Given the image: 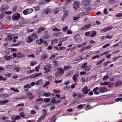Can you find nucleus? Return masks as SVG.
<instances>
[{"label": "nucleus", "mask_w": 122, "mask_h": 122, "mask_svg": "<svg viewBox=\"0 0 122 122\" xmlns=\"http://www.w3.org/2000/svg\"><path fill=\"white\" fill-rule=\"evenodd\" d=\"M113 28V27L112 26H110L109 27H107L106 28L102 29V31H103L104 32H105L108 31V30H111Z\"/></svg>", "instance_id": "nucleus-11"}, {"label": "nucleus", "mask_w": 122, "mask_h": 122, "mask_svg": "<svg viewBox=\"0 0 122 122\" xmlns=\"http://www.w3.org/2000/svg\"><path fill=\"white\" fill-rule=\"evenodd\" d=\"M40 66V65H39L38 66L36 67H35V70L37 71H39V67Z\"/></svg>", "instance_id": "nucleus-57"}, {"label": "nucleus", "mask_w": 122, "mask_h": 122, "mask_svg": "<svg viewBox=\"0 0 122 122\" xmlns=\"http://www.w3.org/2000/svg\"><path fill=\"white\" fill-rule=\"evenodd\" d=\"M109 76L108 75H106L105 76H104L102 79V81H105L109 78Z\"/></svg>", "instance_id": "nucleus-38"}, {"label": "nucleus", "mask_w": 122, "mask_h": 122, "mask_svg": "<svg viewBox=\"0 0 122 122\" xmlns=\"http://www.w3.org/2000/svg\"><path fill=\"white\" fill-rule=\"evenodd\" d=\"M24 56V55L23 53L18 52L16 53V56L19 58H21L23 57Z\"/></svg>", "instance_id": "nucleus-13"}, {"label": "nucleus", "mask_w": 122, "mask_h": 122, "mask_svg": "<svg viewBox=\"0 0 122 122\" xmlns=\"http://www.w3.org/2000/svg\"><path fill=\"white\" fill-rule=\"evenodd\" d=\"M33 40V39L31 38V36H28L27 37V40L26 41L27 43H30L32 42Z\"/></svg>", "instance_id": "nucleus-19"}, {"label": "nucleus", "mask_w": 122, "mask_h": 122, "mask_svg": "<svg viewBox=\"0 0 122 122\" xmlns=\"http://www.w3.org/2000/svg\"><path fill=\"white\" fill-rule=\"evenodd\" d=\"M52 30L55 31H60V30L59 29L56 28V27L53 28L52 29Z\"/></svg>", "instance_id": "nucleus-42"}, {"label": "nucleus", "mask_w": 122, "mask_h": 122, "mask_svg": "<svg viewBox=\"0 0 122 122\" xmlns=\"http://www.w3.org/2000/svg\"><path fill=\"white\" fill-rule=\"evenodd\" d=\"M4 58L5 59L7 60H9L11 59L12 56H8L7 55H5L4 56Z\"/></svg>", "instance_id": "nucleus-25"}, {"label": "nucleus", "mask_w": 122, "mask_h": 122, "mask_svg": "<svg viewBox=\"0 0 122 122\" xmlns=\"http://www.w3.org/2000/svg\"><path fill=\"white\" fill-rule=\"evenodd\" d=\"M87 63L86 62L83 64L81 66V67L83 69H84L86 66Z\"/></svg>", "instance_id": "nucleus-36"}, {"label": "nucleus", "mask_w": 122, "mask_h": 122, "mask_svg": "<svg viewBox=\"0 0 122 122\" xmlns=\"http://www.w3.org/2000/svg\"><path fill=\"white\" fill-rule=\"evenodd\" d=\"M107 90V89L106 87H102L99 89L100 91L102 93L105 92Z\"/></svg>", "instance_id": "nucleus-12"}, {"label": "nucleus", "mask_w": 122, "mask_h": 122, "mask_svg": "<svg viewBox=\"0 0 122 122\" xmlns=\"http://www.w3.org/2000/svg\"><path fill=\"white\" fill-rule=\"evenodd\" d=\"M26 94L27 96L29 97V99H31L33 98V97L32 96L31 93L30 92H27L26 93Z\"/></svg>", "instance_id": "nucleus-18"}, {"label": "nucleus", "mask_w": 122, "mask_h": 122, "mask_svg": "<svg viewBox=\"0 0 122 122\" xmlns=\"http://www.w3.org/2000/svg\"><path fill=\"white\" fill-rule=\"evenodd\" d=\"M20 117L19 115H18L16 116L13 119V120H16L18 119H20Z\"/></svg>", "instance_id": "nucleus-40"}, {"label": "nucleus", "mask_w": 122, "mask_h": 122, "mask_svg": "<svg viewBox=\"0 0 122 122\" xmlns=\"http://www.w3.org/2000/svg\"><path fill=\"white\" fill-rule=\"evenodd\" d=\"M33 10V9L32 8L27 9L23 11V13L24 14L26 15L31 13Z\"/></svg>", "instance_id": "nucleus-1"}, {"label": "nucleus", "mask_w": 122, "mask_h": 122, "mask_svg": "<svg viewBox=\"0 0 122 122\" xmlns=\"http://www.w3.org/2000/svg\"><path fill=\"white\" fill-rule=\"evenodd\" d=\"M74 39L76 40H80L81 41V37L79 34H78L74 36Z\"/></svg>", "instance_id": "nucleus-15"}, {"label": "nucleus", "mask_w": 122, "mask_h": 122, "mask_svg": "<svg viewBox=\"0 0 122 122\" xmlns=\"http://www.w3.org/2000/svg\"><path fill=\"white\" fill-rule=\"evenodd\" d=\"M109 84V83H108L107 82H102L100 83V85H107Z\"/></svg>", "instance_id": "nucleus-44"}, {"label": "nucleus", "mask_w": 122, "mask_h": 122, "mask_svg": "<svg viewBox=\"0 0 122 122\" xmlns=\"http://www.w3.org/2000/svg\"><path fill=\"white\" fill-rule=\"evenodd\" d=\"M122 84V82L121 81H117L115 84V86L117 87L121 85Z\"/></svg>", "instance_id": "nucleus-20"}, {"label": "nucleus", "mask_w": 122, "mask_h": 122, "mask_svg": "<svg viewBox=\"0 0 122 122\" xmlns=\"http://www.w3.org/2000/svg\"><path fill=\"white\" fill-rule=\"evenodd\" d=\"M23 87L24 88H28L30 89L31 87V86L29 84H27L24 85Z\"/></svg>", "instance_id": "nucleus-35"}, {"label": "nucleus", "mask_w": 122, "mask_h": 122, "mask_svg": "<svg viewBox=\"0 0 122 122\" xmlns=\"http://www.w3.org/2000/svg\"><path fill=\"white\" fill-rule=\"evenodd\" d=\"M91 25L90 24H89L84 26L83 27H81V30H84L86 29H87L89 28L91 26Z\"/></svg>", "instance_id": "nucleus-10"}, {"label": "nucleus", "mask_w": 122, "mask_h": 122, "mask_svg": "<svg viewBox=\"0 0 122 122\" xmlns=\"http://www.w3.org/2000/svg\"><path fill=\"white\" fill-rule=\"evenodd\" d=\"M105 59H103V60H101L99 61L97 64V65H99L101 64L102 63L103 61H104Z\"/></svg>", "instance_id": "nucleus-43"}, {"label": "nucleus", "mask_w": 122, "mask_h": 122, "mask_svg": "<svg viewBox=\"0 0 122 122\" xmlns=\"http://www.w3.org/2000/svg\"><path fill=\"white\" fill-rule=\"evenodd\" d=\"M58 71L60 75H63L64 73V70L61 68L60 67L58 68Z\"/></svg>", "instance_id": "nucleus-14"}, {"label": "nucleus", "mask_w": 122, "mask_h": 122, "mask_svg": "<svg viewBox=\"0 0 122 122\" xmlns=\"http://www.w3.org/2000/svg\"><path fill=\"white\" fill-rule=\"evenodd\" d=\"M59 113V112H57L51 118L50 122H55L56 120V118L55 117H56L58 116V114Z\"/></svg>", "instance_id": "nucleus-6"}, {"label": "nucleus", "mask_w": 122, "mask_h": 122, "mask_svg": "<svg viewBox=\"0 0 122 122\" xmlns=\"http://www.w3.org/2000/svg\"><path fill=\"white\" fill-rule=\"evenodd\" d=\"M80 80L82 82V83H83L85 81V78L84 77H82L81 78Z\"/></svg>", "instance_id": "nucleus-53"}, {"label": "nucleus", "mask_w": 122, "mask_h": 122, "mask_svg": "<svg viewBox=\"0 0 122 122\" xmlns=\"http://www.w3.org/2000/svg\"><path fill=\"white\" fill-rule=\"evenodd\" d=\"M62 80H55L54 81V82L56 83H58L61 82Z\"/></svg>", "instance_id": "nucleus-52"}, {"label": "nucleus", "mask_w": 122, "mask_h": 122, "mask_svg": "<svg viewBox=\"0 0 122 122\" xmlns=\"http://www.w3.org/2000/svg\"><path fill=\"white\" fill-rule=\"evenodd\" d=\"M97 33L95 31H93L91 35V37H92L95 36L97 34Z\"/></svg>", "instance_id": "nucleus-37"}, {"label": "nucleus", "mask_w": 122, "mask_h": 122, "mask_svg": "<svg viewBox=\"0 0 122 122\" xmlns=\"http://www.w3.org/2000/svg\"><path fill=\"white\" fill-rule=\"evenodd\" d=\"M91 68V66H86L83 70L87 72L90 70Z\"/></svg>", "instance_id": "nucleus-16"}, {"label": "nucleus", "mask_w": 122, "mask_h": 122, "mask_svg": "<svg viewBox=\"0 0 122 122\" xmlns=\"http://www.w3.org/2000/svg\"><path fill=\"white\" fill-rule=\"evenodd\" d=\"M122 100V98L120 97L119 98H117L116 99V102H118L119 101H120Z\"/></svg>", "instance_id": "nucleus-63"}, {"label": "nucleus", "mask_w": 122, "mask_h": 122, "mask_svg": "<svg viewBox=\"0 0 122 122\" xmlns=\"http://www.w3.org/2000/svg\"><path fill=\"white\" fill-rule=\"evenodd\" d=\"M80 6L79 3L78 1H75L73 4V8L75 10L78 9Z\"/></svg>", "instance_id": "nucleus-3"}, {"label": "nucleus", "mask_w": 122, "mask_h": 122, "mask_svg": "<svg viewBox=\"0 0 122 122\" xmlns=\"http://www.w3.org/2000/svg\"><path fill=\"white\" fill-rule=\"evenodd\" d=\"M45 115H42L40 117L39 119L38 120V121H41L45 117Z\"/></svg>", "instance_id": "nucleus-29"}, {"label": "nucleus", "mask_w": 122, "mask_h": 122, "mask_svg": "<svg viewBox=\"0 0 122 122\" xmlns=\"http://www.w3.org/2000/svg\"><path fill=\"white\" fill-rule=\"evenodd\" d=\"M52 62L53 64V66L55 67H56L58 66V64L57 61L54 60Z\"/></svg>", "instance_id": "nucleus-24"}, {"label": "nucleus", "mask_w": 122, "mask_h": 122, "mask_svg": "<svg viewBox=\"0 0 122 122\" xmlns=\"http://www.w3.org/2000/svg\"><path fill=\"white\" fill-rule=\"evenodd\" d=\"M37 63V62L35 61H32L30 63V65L31 66H33L34 65H35Z\"/></svg>", "instance_id": "nucleus-32"}, {"label": "nucleus", "mask_w": 122, "mask_h": 122, "mask_svg": "<svg viewBox=\"0 0 122 122\" xmlns=\"http://www.w3.org/2000/svg\"><path fill=\"white\" fill-rule=\"evenodd\" d=\"M115 0H109L108 1V2L109 3L111 4L114 3H115Z\"/></svg>", "instance_id": "nucleus-51"}, {"label": "nucleus", "mask_w": 122, "mask_h": 122, "mask_svg": "<svg viewBox=\"0 0 122 122\" xmlns=\"http://www.w3.org/2000/svg\"><path fill=\"white\" fill-rule=\"evenodd\" d=\"M35 1V0H28L27 1V2L28 3H32Z\"/></svg>", "instance_id": "nucleus-60"}, {"label": "nucleus", "mask_w": 122, "mask_h": 122, "mask_svg": "<svg viewBox=\"0 0 122 122\" xmlns=\"http://www.w3.org/2000/svg\"><path fill=\"white\" fill-rule=\"evenodd\" d=\"M31 37L32 38L34 39H36L38 38V36L35 33H33L31 35Z\"/></svg>", "instance_id": "nucleus-17"}, {"label": "nucleus", "mask_w": 122, "mask_h": 122, "mask_svg": "<svg viewBox=\"0 0 122 122\" xmlns=\"http://www.w3.org/2000/svg\"><path fill=\"white\" fill-rule=\"evenodd\" d=\"M40 50L41 49H38L37 51H36V54L37 55H38L40 53Z\"/></svg>", "instance_id": "nucleus-61"}, {"label": "nucleus", "mask_w": 122, "mask_h": 122, "mask_svg": "<svg viewBox=\"0 0 122 122\" xmlns=\"http://www.w3.org/2000/svg\"><path fill=\"white\" fill-rule=\"evenodd\" d=\"M67 38V37H65L63 38H61L60 39V42H63L64 41H65L66 40Z\"/></svg>", "instance_id": "nucleus-41"}, {"label": "nucleus", "mask_w": 122, "mask_h": 122, "mask_svg": "<svg viewBox=\"0 0 122 122\" xmlns=\"http://www.w3.org/2000/svg\"><path fill=\"white\" fill-rule=\"evenodd\" d=\"M12 36L11 35H9L8 36L7 38L6 39V40L9 41V40H12Z\"/></svg>", "instance_id": "nucleus-34"}, {"label": "nucleus", "mask_w": 122, "mask_h": 122, "mask_svg": "<svg viewBox=\"0 0 122 122\" xmlns=\"http://www.w3.org/2000/svg\"><path fill=\"white\" fill-rule=\"evenodd\" d=\"M90 34V33L89 32H86L85 35L87 36H89Z\"/></svg>", "instance_id": "nucleus-64"}, {"label": "nucleus", "mask_w": 122, "mask_h": 122, "mask_svg": "<svg viewBox=\"0 0 122 122\" xmlns=\"http://www.w3.org/2000/svg\"><path fill=\"white\" fill-rule=\"evenodd\" d=\"M36 42L38 43V44H41L43 42V40L42 39L40 38V40H38L36 41Z\"/></svg>", "instance_id": "nucleus-31"}, {"label": "nucleus", "mask_w": 122, "mask_h": 122, "mask_svg": "<svg viewBox=\"0 0 122 122\" xmlns=\"http://www.w3.org/2000/svg\"><path fill=\"white\" fill-rule=\"evenodd\" d=\"M51 12V10L49 8H46L44 11V13L46 14H50Z\"/></svg>", "instance_id": "nucleus-5"}, {"label": "nucleus", "mask_w": 122, "mask_h": 122, "mask_svg": "<svg viewBox=\"0 0 122 122\" xmlns=\"http://www.w3.org/2000/svg\"><path fill=\"white\" fill-rule=\"evenodd\" d=\"M45 96L46 97H48L51 95V94L50 93H45L44 94Z\"/></svg>", "instance_id": "nucleus-45"}, {"label": "nucleus", "mask_w": 122, "mask_h": 122, "mask_svg": "<svg viewBox=\"0 0 122 122\" xmlns=\"http://www.w3.org/2000/svg\"><path fill=\"white\" fill-rule=\"evenodd\" d=\"M45 30V29L43 27H40L38 30L37 33H40L41 31H44Z\"/></svg>", "instance_id": "nucleus-28"}, {"label": "nucleus", "mask_w": 122, "mask_h": 122, "mask_svg": "<svg viewBox=\"0 0 122 122\" xmlns=\"http://www.w3.org/2000/svg\"><path fill=\"white\" fill-rule=\"evenodd\" d=\"M80 61V60L79 59H77L75 60H74L72 61L73 63L75 64L78 63Z\"/></svg>", "instance_id": "nucleus-39"}, {"label": "nucleus", "mask_w": 122, "mask_h": 122, "mask_svg": "<svg viewBox=\"0 0 122 122\" xmlns=\"http://www.w3.org/2000/svg\"><path fill=\"white\" fill-rule=\"evenodd\" d=\"M10 90L14 91V92L18 93L19 92V90L17 88L15 89L13 87H11L10 88Z\"/></svg>", "instance_id": "nucleus-23"}, {"label": "nucleus", "mask_w": 122, "mask_h": 122, "mask_svg": "<svg viewBox=\"0 0 122 122\" xmlns=\"http://www.w3.org/2000/svg\"><path fill=\"white\" fill-rule=\"evenodd\" d=\"M60 9V8H57L56 9H55L54 11V12L55 13V14H56L59 11V9Z\"/></svg>", "instance_id": "nucleus-56"}, {"label": "nucleus", "mask_w": 122, "mask_h": 122, "mask_svg": "<svg viewBox=\"0 0 122 122\" xmlns=\"http://www.w3.org/2000/svg\"><path fill=\"white\" fill-rule=\"evenodd\" d=\"M44 69L46 71L45 72L46 73H48L51 71L50 69H49L46 67H44Z\"/></svg>", "instance_id": "nucleus-33"}, {"label": "nucleus", "mask_w": 122, "mask_h": 122, "mask_svg": "<svg viewBox=\"0 0 122 122\" xmlns=\"http://www.w3.org/2000/svg\"><path fill=\"white\" fill-rule=\"evenodd\" d=\"M9 102V101L8 100H5L3 101H0V105H2L3 104H5Z\"/></svg>", "instance_id": "nucleus-27"}, {"label": "nucleus", "mask_w": 122, "mask_h": 122, "mask_svg": "<svg viewBox=\"0 0 122 122\" xmlns=\"http://www.w3.org/2000/svg\"><path fill=\"white\" fill-rule=\"evenodd\" d=\"M19 114L22 117H23L25 116V114L23 112H20Z\"/></svg>", "instance_id": "nucleus-46"}, {"label": "nucleus", "mask_w": 122, "mask_h": 122, "mask_svg": "<svg viewBox=\"0 0 122 122\" xmlns=\"http://www.w3.org/2000/svg\"><path fill=\"white\" fill-rule=\"evenodd\" d=\"M88 42L87 41H86L82 43L81 44L82 46H85L87 43Z\"/></svg>", "instance_id": "nucleus-54"}, {"label": "nucleus", "mask_w": 122, "mask_h": 122, "mask_svg": "<svg viewBox=\"0 0 122 122\" xmlns=\"http://www.w3.org/2000/svg\"><path fill=\"white\" fill-rule=\"evenodd\" d=\"M92 53L91 52L88 54H86L84 55H82L83 57H82L81 56L80 58H81V60L86 59L89 58L90 56L92 55Z\"/></svg>", "instance_id": "nucleus-2"}, {"label": "nucleus", "mask_w": 122, "mask_h": 122, "mask_svg": "<svg viewBox=\"0 0 122 122\" xmlns=\"http://www.w3.org/2000/svg\"><path fill=\"white\" fill-rule=\"evenodd\" d=\"M79 75V73H76L73 76L72 79L74 82L76 81Z\"/></svg>", "instance_id": "nucleus-9"}, {"label": "nucleus", "mask_w": 122, "mask_h": 122, "mask_svg": "<svg viewBox=\"0 0 122 122\" xmlns=\"http://www.w3.org/2000/svg\"><path fill=\"white\" fill-rule=\"evenodd\" d=\"M89 3V0H83L82 3L85 5H88Z\"/></svg>", "instance_id": "nucleus-26"}, {"label": "nucleus", "mask_w": 122, "mask_h": 122, "mask_svg": "<svg viewBox=\"0 0 122 122\" xmlns=\"http://www.w3.org/2000/svg\"><path fill=\"white\" fill-rule=\"evenodd\" d=\"M43 38L45 39H48L49 38V36L47 35H44L43 36Z\"/></svg>", "instance_id": "nucleus-47"}, {"label": "nucleus", "mask_w": 122, "mask_h": 122, "mask_svg": "<svg viewBox=\"0 0 122 122\" xmlns=\"http://www.w3.org/2000/svg\"><path fill=\"white\" fill-rule=\"evenodd\" d=\"M15 70L17 72H18L20 71V68L19 67L17 66H15L14 68Z\"/></svg>", "instance_id": "nucleus-30"}, {"label": "nucleus", "mask_w": 122, "mask_h": 122, "mask_svg": "<svg viewBox=\"0 0 122 122\" xmlns=\"http://www.w3.org/2000/svg\"><path fill=\"white\" fill-rule=\"evenodd\" d=\"M105 15H107L108 14V13L107 12V9H104L103 11Z\"/></svg>", "instance_id": "nucleus-58"}, {"label": "nucleus", "mask_w": 122, "mask_h": 122, "mask_svg": "<svg viewBox=\"0 0 122 122\" xmlns=\"http://www.w3.org/2000/svg\"><path fill=\"white\" fill-rule=\"evenodd\" d=\"M48 55L47 54H44L42 56L41 59L42 60H44L48 57Z\"/></svg>", "instance_id": "nucleus-22"}, {"label": "nucleus", "mask_w": 122, "mask_h": 122, "mask_svg": "<svg viewBox=\"0 0 122 122\" xmlns=\"http://www.w3.org/2000/svg\"><path fill=\"white\" fill-rule=\"evenodd\" d=\"M68 29V27L67 26H65L63 28V31L65 32L66 31V30H67Z\"/></svg>", "instance_id": "nucleus-55"}, {"label": "nucleus", "mask_w": 122, "mask_h": 122, "mask_svg": "<svg viewBox=\"0 0 122 122\" xmlns=\"http://www.w3.org/2000/svg\"><path fill=\"white\" fill-rule=\"evenodd\" d=\"M84 106V105H79L77 106V108H82Z\"/></svg>", "instance_id": "nucleus-62"}, {"label": "nucleus", "mask_w": 122, "mask_h": 122, "mask_svg": "<svg viewBox=\"0 0 122 122\" xmlns=\"http://www.w3.org/2000/svg\"><path fill=\"white\" fill-rule=\"evenodd\" d=\"M20 16V14L19 13L15 14L13 15L12 18L13 20H15L19 19Z\"/></svg>", "instance_id": "nucleus-4"}, {"label": "nucleus", "mask_w": 122, "mask_h": 122, "mask_svg": "<svg viewBox=\"0 0 122 122\" xmlns=\"http://www.w3.org/2000/svg\"><path fill=\"white\" fill-rule=\"evenodd\" d=\"M17 38H18L17 36H15V37H13V42H16V40H15Z\"/></svg>", "instance_id": "nucleus-59"}, {"label": "nucleus", "mask_w": 122, "mask_h": 122, "mask_svg": "<svg viewBox=\"0 0 122 122\" xmlns=\"http://www.w3.org/2000/svg\"><path fill=\"white\" fill-rule=\"evenodd\" d=\"M34 8L35 9V10L37 11H38L40 9V7L39 6H37L34 7Z\"/></svg>", "instance_id": "nucleus-49"}, {"label": "nucleus", "mask_w": 122, "mask_h": 122, "mask_svg": "<svg viewBox=\"0 0 122 122\" xmlns=\"http://www.w3.org/2000/svg\"><path fill=\"white\" fill-rule=\"evenodd\" d=\"M50 99L49 98H46L44 100V101L46 102H49Z\"/></svg>", "instance_id": "nucleus-48"}, {"label": "nucleus", "mask_w": 122, "mask_h": 122, "mask_svg": "<svg viewBox=\"0 0 122 122\" xmlns=\"http://www.w3.org/2000/svg\"><path fill=\"white\" fill-rule=\"evenodd\" d=\"M41 74L42 73H40L37 74H35L29 76V77H30L31 78H33L37 77L40 75H41Z\"/></svg>", "instance_id": "nucleus-7"}, {"label": "nucleus", "mask_w": 122, "mask_h": 122, "mask_svg": "<svg viewBox=\"0 0 122 122\" xmlns=\"http://www.w3.org/2000/svg\"><path fill=\"white\" fill-rule=\"evenodd\" d=\"M122 16V14L121 13H119L118 14L116 15V16L118 17H120Z\"/></svg>", "instance_id": "nucleus-50"}, {"label": "nucleus", "mask_w": 122, "mask_h": 122, "mask_svg": "<svg viewBox=\"0 0 122 122\" xmlns=\"http://www.w3.org/2000/svg\"><path fill=\"white\" fill-rule=\"evenodd\" d=\"M87 89H88L87 86H85L82 89V91L84 94H86L88 93L87 91Z\"/></svg>", "instance_id": "nucleus-8"}, {"label": "nucleus", "mask_w": 122, "mask_h": 122, "mask_svg": "<svg viewBox=\"0 0 122 122\" xmlns=\"http://www.w3.org/2000/svg\"><path fill=\"white\" fill-rule=\"evenodd\" d=\"M72 67L69 66H64L63 67V69L65 70H67L69 69H71Z\"/></svg>", "instance_id": "nucleus-21"}]
</instances>
